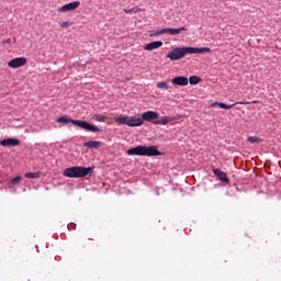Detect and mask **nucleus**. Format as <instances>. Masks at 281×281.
<instances>
[{
  "label": "nucleus",
  "mask_w": 281,
  "mask_h": 281,
  "mask_svg": "<svg viewBox=\"0 0 281 281\" xmlns=\"http://www.w3.org/2000/svg\"><path fill=\"white\" fill-rule=\"evenodd\" d=\"M140 120L144 122H151V124H155V120H159V114L156 111H147L142 114Z\"/></svg>",
  "instance_id": "0eeeda50"
},
{
  "label": "nucleus",
  "mask_w": 281,
  "mask_h": 281,
  "mask_svg": "<svg viewBox=\"0 0 281 281\" xmlns=\"http://www.w3.org/2000/svg\"><path fill=\"white\" fill-rule=\"evenodd\" d=\"M236 104H243V102H235L234 104H225L223 102H214L211 104V106L212 108L220 106V109L229 110V109H234V106H236Z\"/></svg>",
  "instance_id": "ddd939ff"
},
{
  "label": "nucleus",
  "mask_w": 281,
  "mask_h": 281,
  "mask_svg": "<svg viewBox=\"0 0 281 281\" xmlns=\"http://www.w3.org/2000/svg\"><path fill=\"white\" fill-rule=\"evenodd\" d=\"M161 45H164V42H161V41L151 42L145 46V49L147 52H153V49H159V47H161Z\"/></svg>",
  "instance_id": "2eb2a0df"
},
{
  "label": "nucleus",
  "mask_w": 281,
  "mask_h": 281,
  "mask_svg": "<svg viewBox=\"0 0 281 281\" xmlns=\"http://www.w3.org/2000/svg\"><path fill=\"white\" fill-rule=\"evenodd\" d=\"M95 120H97V122H104L106 120V116H104V115H97Z\"/></svg>",
  "instance_id": "5701e85b"
},
{
  "label": "nucleus",
  "mask_w": 281,
  "mask_h": 281,
  "mask_svg": "<svg viewBox=\"0 0 281 281\" xmlns=\"http://www.w3.org/2000/svg\"><path fill=\"white\" fill-rule=\"evenodd\" d=\"M5 43H7L8 45H12V38H10V37L7 38V40H5Z\"/></svg>",
  "instance_id": "a878e982"
},
{
  "label": "nucleus",
  "mask_w": 281,
  "mask_h": 281,
  "mask_svg": "<svg viewBox=\"0 0 281 281\" xmlns=\"http://www.w3.org/2000/svg\"><path fill=\"white\" fill-rule=\"evenodd\" d=\"M115 122L116 124H123L125 126H130L131 128L144 126V120H142V117L135 116H119L115 119Z\"/></svg>",
  "instance_id": "39448f33"
},
{
  "label": "nucleus",
  "mask_w": 281,
  "mask_h": 281,
  "mask_svg": "<svg viewBox=\"0 0 281 281\" xmlns=\"http://www.w3.org/2000/svg\"><path fill=\"white\" fill-rule=\"evenodd\" d=\"M69 25H70L69 22H64L60 24V27L67 29L69 27Z\"/></svg>",
  "instance_id": "393cba45"
},
{
  "label": "nucleus",
  "mask_w": 281,
  "mask_h": 281,
  "mask_svg": "<svg viewBox=\"0 0 281 281\" xmlns=\"http://www.w3.org/2000/svg\"><path fill=\"white\" fill-rule=\"evenodd\" d=\"M157 89H164L165 91H168V82L160 81L156 83Z\"/></svg>",
  "instance_id": "aec40b11"
},
{
  "label": "nucleus",
  "mask_w": 281,
  "mask_h": 281,
  "mask_svg": "<svg viewBox=\"0 0 281 281\" xmlns=\"http://www.w3.org/2000/svg\"><path fill=\"white\" fill-rule=\"evenodd\" d=\"M175 120H177L175 116H162L159 121L154 122V124L166 126L167 124H170V122H175Z\"/></svg>",
  "instance_id": "4468645a"
},
{
  "label": "nucleus",
  "mask_w": 281,
  "mask_h": 281,
  "mask_svg": "<svg viewBox=\"0 0 281 281\" xmlns=\"http://www.w3.org/2000/svg\"><path fill=\"white\" fill-rule=\"evenodd\" d=\"M188 81H189L190 85H199V82H201V77L191 76V77L188 79Z\"/></svg>",
  "instance_id": "a211bd4d"
},
{
  "label": "nucleus",
  "mask_w": 281,
  "mask_h": 281,
  "mask_svg": "<svg viewBox=\"0 0 281 281\" xmlns=\"http://www.w3.org/2000/svg\"><path fill=\"white\" fill-rule=\"evenodd\" d=\"M210 52L211 49L207 47H177L167 55V58H169V60H181V58H186L188 54H210Z\"/></svg>",
  "instance_id": "f257e3e1"
},
{
  "label": "nucleus",
  "mask_w": 281,
  "mask_h": 281,
  "mask_svg": "<svg viewBox=\"0 0 281 281\" xmlns=\"http://www.w3.org/2000/svg\"><path fill=\"white\" fill-rule=\"evenodd\" d=\"M1 146H19L21 144V140H19L18 138H7V139H2L0 142Z\"/></svg>",
  "instance_id": "f8f14e48"
},
{
  "label": "nucleus",
  "mask_w": 281,
  "mask_h": 281,
  "mask_svg": "<svg viewBox=\"0 0 281 281\" xmlns=\"http://www.w3.org/2000/svg\"><path fill=\"white\" fill-rule=\"evenodd\" d=\"M36 177H40V173H38V172H36Z\"/></svg>",
  "instance_id": "bb28decb"
},
{
  "label": "nucleus",
  "mask_w": 281,
  "mask_h": 281,
  "mask_svg": "<svg viewBox=\"0 0 281 281\" xmlns=\"http://www.w3.org/2000/svg\"><path fill=\"white\" fill-rule=\"evenodd\" d=\"M68 229H69V231L76 229V223H70V224H68Z\"/></svg>",
  "instance_id": "b1692460"
},
{
  "label": "nucleus",
  "mask_w": 281,
  "mask_h": 281,
  "mask_svg": "<svg viewBox=\"0 0 281 281\" xmlns=\"http://www.w3.org/2000/svg\"><path fill=\"white\" fill-rule=\"evenodd\" d=\"M213 175L220 179L222 183H229V178H227V173L222 171L221 169H213Z\"/></svg>",
  "instance_id": "9b49d317"
},
{
  "label": "nucleus",
  "mask_w": 281,
  "mask_h": 281,
  "mask_svg": "<svg viewBox=\"0 0 281 281\" xmlns=\"http://www.w3.org/2000/svg\"><path fill=\"white\" fill-rule=\"evenodd\" d=\"M100 140H89L83 144L85 148H100Z\"/></svg>",
  "instance_id": "dca6fc26"
},
{
  "label": "nucleus",
  "mask_w": 281,
  "mask_h": 281,
  "mask_svg": "<svg viewBox=\"0 0 281 281\" xmlns=\"http://www.w3.org/2000/svg\"><path fill=\"white\" fill-rule=\"evenodd\" d=\"M188 29H186V26H182L180 29H162L160 31H158L155 36H159L161 34H169V36H179V34H181V32H187Z\"/></svg>",
  "instance_id": "423d86ee"
},
{
  "label": "nucleus",
  "mask_w": 281,
  "mask_h": 281,
  "mask_svg": "<svg viewBox=\"0 0 281 281\" xmlns=\"http://www.w3.org/2000/svg\"><path fill=\"white\" fill-rule=\"evenodd\" d=\"M63 175L68 177V179H85V177H91L93 175V167H69L64 170Z\"/></svg>",
  "instance_id": "20e7f679"
},
{
  "label": "nucleus",
  "mask_w": 281,
  "mask_h": 281,
  "mask_svg": "<svg viewBox=\"0 0 281 281\" xmlns=\"http://www.w3.org/2000/svg\"><path fill=\"white\" fill-rule=\"evenodd\" d=\"M21 176H18L11 180L12 186H19L21 183Z\"/></svg>",
  "instance_id": "412c9836"
},
{
  "label": "nucleus",
  "mask_w": 281,
  "mask_h": 281,
  "mask_svg": "<svg viewBox=\"0 0 281 281\" xmlns=\"http://www.w3.org/2000/svg\"><path fill=\"white\" fill-rule=\"evenodd\" d=\"M27 65V58L16 57L8 63V66L12 69H19V67H25Z\"/></svg>",
  "instance_id": "6e6552de"
},
{
  "label": "nucleus",
  "mask_w": 281,
  "mask_h": 281,
  "mask_svg": "<svg viewBox=\"0 0 281 281\" xmlns=\"http://www.w3.org/2000/svg\"><path fill=\"white\" fill-rule=\"evenodd\" d=\"M127 155L130 156H138V157H159L161 156V151L155 145L146 146L138 145L136 147H132L127 149Z\"/></svg>",
  "instance_id": "f03ea898"
},
{
  "label": "nucleus",
  "mask_w": 281,
  "mask_h": 281,
  "mask_svg": "<svg viewBox=\"0 0 281 281\" xmlns=\"http://www.w3.org/2000/svg\"><path fill=\"white\" fill-rule=\"evenodd\" d=\"M25 177H26V179H36V173H34V172H26Z\"/></svg>",
  "instance_id": "4be33fe9"
},
{
  "label": "nucleus",
  "mask_w": 281,
  "mask_h": 281,
  "mask_svg": "<svg viewBox=\"0 0 281 281\" xmlns=\"http://www.w3.org/2000/svg\"><path fill=\"white\" fill-rule=\"evenodd\" d=\"M248 142H249V144H261L262 140L258 136H250V137H248Z\"/></svg>",
  "instance_id": "6ab92c4d"
},
{
  "label": "nucleus",
  "mask_w": 281,
  "mask_h": 281,
  "mask_svg": "<svg viewBox=\"0 0 281 281\" xmlns=\"http://www.w3.org/2000/svg\"><path fill=\"white\" fill-rule=\"evenodd\" d=\"M146 9H140L139 7H134L132 9H124L125 14H131L132 12L134 14H137V12H145Z\"/></svg>",
  "instance_id": "f3484780"
},
{
  "label": "nucleus",
  "mask_w": 281,
  "mask_h": 281,
  "mask_svg": "<svg viewBox=\"0 0 281 281\" xmlns=\"http://www.w3.org/2000/svg\"><path fill=\"white\" fill-rule=\"evenodd\" d=\"M80 8V1L69 2L57 9V12H74Z\"/></svg>",
  "instance_id": "1a4fd4ad"
},
{
  "label": "nucleus",
  "mask_w": 281,
  "mask_h": 281,
  "mask_svg": "<svg viewBox=\"0 0 281 281\" xmlns=\"http://www.w3.org/2000/svg\"><path fill=\"white\" fill-rule=\"evenodd\" d=\"M58 124H74V126H78L79 128H82L83 131H87L88 133H100V127L97 125H93L87 121L81 120H74L71 117L60 116L57 119Z\"/></svg>",
  "instance_id": "7ed1b4c3"
},
{
  "label": "nucleus",
  "mask_w": 281,
  "mask_h": 281,
  "mask_svg": "<svg viewBox=\"0 0 281 281\" xmlns=\"http://www.w3.org/2000/svg\"><path fill=\"white\" fill-rule=\"evenodd\" d=\"M171 85H173V87H188L189 85L188 77H183V76L175 77L173 79H171Z\"/></svg>",
  "instance_id": "9d476101"
}]
</instances>
